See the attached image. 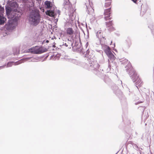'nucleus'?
Segmentation results:
<instances>
[{
  "instance_id": "6",
  "label": "nucleus",
  "mask_w": 154,
  "mask_h": 154,
  "mask_svg": "<svg viewBox=\"0 0 154 154\" xmlns=\"http://www.w3.org/2000/svg\"><path fill=\"white\" fill-rule=\"evenodd\" d=\"M45 13L47 15L51 17H54L56 16V14H55L54 11L53 10H48Z\"/></svg>"
},
{
  "instance_id": "1",
  "label": "nucleus",
  "mask_w": 154,
  "mask_h": 154,
  "mask_svg": "<svg viewBox=\"0 0 154 154\" xmlns=\"http://www.w3.org/2000/svg\"><path fill=\"white\" fill-rule=\"evenodd\" d=\"M29 23L34 26H36L40 21V16L37 11H33L29 16Z\"/></svg>"
},
{
  "instance_id": "15",
  "label": "nucleus",
  "mask_w": 154,
  "mask_h": 154,
  "mask_svg": "<svg viewBox=\"0 0 154 154\" xmlns=\"http://www.w3.org/2000/svg\"><path fill=\"white\" fill-rule=\"evenodd\" d=\"M70 2L69 0H64V5H68L69 4Z\"/></svg>"
},
{
  "instance_id": "3",
  "label": "nucleus",
  "mask_w": 154,
  "mask_h": 154,
  "mask_svg": "<svg viewBox=\"0 0 154 154\" xmlns=\"http://www.w3.org/2000/svg\"><path fill=\"white\" fill-rule=\"evenodd\" d=\"M46 49L43 47L36 46L30 49V51L34 54H40L46 51Z\"/></svg>"
},
{
  "instance_id": "11",
  "label": "nucleus",
  "mask_w": 154,
  "mask_h": 154,
  "mask_svg": "<svg viewBox=\"0 0 154 154\" xmlns=\"http://www.w3.org/2000/svg\"><path fill=\"white\" fill-rule=\"evenodd\" d=\"M45 5L46 8L49 9L52 7L51 2L50 1H46L45 2Z\"/></svg>"
},
{
  "instance_id": "16",
  "label": "nucleus",
  "mask_w": 154,
  "mask_h": 154,
  "mask_svg": "<svg viewBox=\"0 0 154 154\" xmlns=\"http://www.w3.org/2000/svg\"><path fill=\"white\" fill-rule=\"evenodd\" d=\"M132 1H133L134 3H136L138 0H131Z\"/></svg>"
},
{
  "instance_id": "10",
  "label": "nucleus",
  "mask_w": 154,
  "mask_h": 154,
  "mask_svg": "<svg viewBox=\"0 0 154 154\" xmlns=\"http://www.w3.org/2000/svg\"><path fill=\"white\" fill-rule=\"evenodd\" d=\"M108 57L109 59L108 60V61L109 62H110V60L111 61V62H113L116 59V57L115 56L112 54H110L109 55L107 56Z\"/></svg>"
},
{
  "instance_id": "4",
  "label": "nucleus",
  "mask_w": 154,
  "mask_h": 154,
  "mask_svg": "<svg viewBox=\"0 0 154 154\" xmlns=\"http://www.w3.org/2000/svg\"><path fill=\"white\" fill-rule=\"evenodd\" d=\"M111 7H110L109 8L106 9L104 10L103 15L104 19V20L107 21L108 20H110L112 19V17H110L111 12Z\"/></svg>"
},
{
  "instance_id": "17",
  "label": "nucleus",
  "mask_w": 154,
  "mask_h": 154,
  "mask_svg": "<svg viewBox=\"0 0 154 154\" xmlns=\"http://www.w3.org/2000/svg\"><path fill=\"white\" fill-rule=\"evenodd\" d=\"M112 0H106V1L105 2H111V1Z\"/></svg>"
},
{
  "instance_id": "18",
  "label": "nucleus",
  "mask_w": 154,
  "mask_h": 154,
  "mask_svg": "<svg viewBox=\"0 0 154 154\" xmlns=\"http://www.w3.org/2000/svg\"><path fill=\"white\" fill-rule=\"evenodd\" d=\"M3 8L0 6V11H2V10H3Z\"/></svg>"
},
{
  "instance_id": "2",
  "label": "nucleus",
  "mask_w": 154,
  "mask_h": 154,
  "mask_svg": "<svg viewBox=\"0 0 154 154\" xmlns=\"http://www.w3.org/2000/svg\"><path fill=\"white\" fill-rule=\"evenodd\" d=\"M7 15L8 18L10 19L9 20L10 24H12L14 22H16L18 19V15L16 11H11L9 13L7 12Z\"/></svg>"
},
{
  "instance_id": "19",
  "label": "nucleus",
  "mask_w": 154,
  "mask_h": 154,
  "mask_svg": "<svg viewBox=\"0 0 154 154\" xmlns=\"http://www.w3.org/2000/svg\"><path fill=\"white\" fill-rule=\"evenodd\" d=\"M46 42L48 43L49 42V41L48 40H47Z\"/></svg>"
},
{
  "instance_id": "14",
  "label": "nucleus",
  "mask_w": 154,
  "mask_h": 154,
  "mask_svg": "<svg viewBox=\"0 0 154 154\" xmlns=\"http://www.w3.org/2000/svg\"><path fill=\"white\" fill-rule=\"evenodd\" d=\"M111 4V2H106L105 3V4L104 7L106 8L110 6Z\"/></svg>"
},
{
  "instance_id": "13",
  "label": "nucleus",
  "mask_w": 154,
  "mask_h": 154,
  "mask_svg": "<svg viewBox=\"0 0 154 154\" xmlns=\"http://www.w3.org/2000/svg\"><path fill=\"white\" fill-rule=\"evenodd\" d=\"M6 20V19L5 17L2 16L0 15V25L4 24Z\"/></svg>"
},
{
  "instance_id": "9",
  "label": "nucleus",
  "mask_w": 154,
  "mask_h": 154,
  "mask_svg": "<svg viewBox=\"0 0 154 154\" xmlns=\"http://www.w3.org/2000/svg\"><path fill=\"white\" fill-rule=\"evenodd\" d=\"M132 79L133 80L134 82H136L137 80H138V81H140V82H141L140 79L139 78V76L137 75V74L135 71L134 72V74L133 75Z\"/></svg>"
},
{
  "instance_id": "12",
  "label": "nucleus",
  "mask_w": 154,
  "mask_h": 154,
  "mask_svg": "<svg viewBox=\"0 0 154 154\" xmlns=\"http://www.w3.org/2000/svg\"><path fill=\"white\" fill-rule=\"evenodd\" d=\"M104 51L107 56L112 53L110 48L108 46L106 48Z\"/></svg>"
},
{
  "instance_id": "7",
  "label": "nucleus",
  "mask_w": 154,
  "mask_h": 154,
  "mask_svg": "<svg viewBox=\"0 0 154 154\" xmlns=\"http://www.w3.org/2000/svg\"><path fill=\"white\" fill-rule=\"evenodd\" d=\"M96 36L98 38L100 39H102V38L105 40L106 39L105 36H103L102 32L101 31H98L96 33Z\"/></svg>"
},
{
  "instance_id": "8",
  "label": "nucleus",
  "mask_w": 154,
  "mask_h": 154,
  "mask_svg": "<svg viewBox=\"0 0 154 154\" xmlns=\"http://www.w3.org/2000/svg\"><path fill=\"white\" fill-rule=\"evenodd\" d=\"M66 34L69 35H72L74 33V31L73 29L71 28H67L66 29Z\"/></svg>"
},
{
  "instance_id": "5",
  "label": "nucleus",
  "mask_w": 154,
  "mask_h": 154,
  "mask_svg": "<svg viewBox=\"0 0 154 154\" xmlns=\"http://www.w3.org/2000/svg\"><path fill=\"white\" fill-rule=\"evenodd\" d=\"M106 27L110 31H112L115 30L113 27V21L112 20L106 21L105 22Z\"/></svg>"
}]
</instances>
